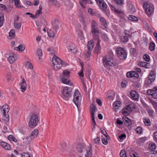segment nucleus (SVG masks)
Masks as SVG:
<instances>
[{"instance_id":"obj_1","label":"nucleus","mask_w":157,"mask_h":157,"mask_svg":"<svg viewBox=\"0 0 157 157\" xmlns=\"http://www.w3.org/2000/svg\"><path fill=\"white\" fill-rule=\"evenodd\" d=\"M52 63L53 65V69L56 70L60 69L62 66L66 65V63L63 61L56 56H54L52 58Z\"/></svg>"},{"instance_id":"obj_2","label":"nucleus","mask_w":157,"mask_h":157,"mask_svg":"<svg viewBox=\"0 0 157 157\" xmlns=\"http://www.w3.org/2000/svg\"><path fill=\"white\" fill-rule=\"evenodd\" d=\"M91 31L94 38H98L99 37V30L98 25L96 21L93 20L91 22Z\"/></svg>"},{"instance_id":"obj_3","label":"nucleus","mask_w":157,"mask_h":157,"mask_svg":"<svg viewBox=\"0 0 157 157\" xmlns=\"http://www.w3.org/2000/svg\"><path fill=\"white\" fill-rule=\"evenodd\" d=\"M72 90L67 86L64 87L62 91V97L64 100H68L69 98L71 97Z\"/></svg>"},{"instance_id":"obj_4","label":"nucleus","mask_w":157,"mask_h":157,"mask_svg":"<svg viewBox=\"0 0 157 157\" xmlns=\"http://www.w3.org/2000/svg\"><path fill=\"white\" fill-rule=\"evenodd\" d=\"M81 94L77 90H75L74 93L73 101L78 109L80 106L81 101Z\"/></svg>"},{"instance_id":"obj_5","label":"nucleus","mask_w":157,"mask_h":157,"mask_svg":"<svg viewBox=\"0 0 157 157\" xmlns=\"http://www.w3.org/2000/svg\"><path fill=\"white\" fill-rule=\"evenodd\" d=\"M39 121L37 115L36 114H32L29 123V127L32 128L36 127Z\"/></svg>"},{"instance_id":"obj_6","label":"nucleus","mask_w":157,"mask_h":157,"mask_svg":"<svg viewBox=\"0 0 157 157\" xmlns=\"http://www.w3.org/2000/svg\"><path fill=\"white\" fill-rule=\"evenodd\" d=\"M102 60L103 63L105 67H107L108 66H114L116 64V62L112 57L107 56L103 58Z\"/></svg>"},{"instance_id":"obj_7","label":"nucleus","mask_w":157,"mask_h":157,"mask_svg":"<svg viewBox=\"0 0 157 157\" xmlns=\"http://www.w3.org/2000/svg\"><path fill=\"white\" fill-rule=\"evenodd\" d=\"M117 53L118 58L121 60H125L127 56V53L124 49L121 47L117 49Z\"/></svg>"},{"instance_id":"obj_8","label":"nucleus","mask_w":157,"mask_h":157,"mask_svg":"<svg viewBox=\"0 0 157 157\" xmlns=\"http://www.w3.org/2000/svg\"><path fill=\"white\" fill-rule=\"evenodd\" d=\"M143 6L148 15H149L153 13L154 7L151 3L146 2L145 4L144 3Z\"/></svg>"},{"instance_id":"obj_9","label":"nucleus","mask_w":157,"mask_h":157,"mask_svg":"<svg viewBox=\"0 0 157 157\" xmlns=\"http://www.w3.org/2000/svg\"><path fill=\"white\" fill-rule=\"evenodd\" d=\"M155 75L156 74L154 71H151L148 75L147 78V81L145 82V83L147 85L151 84L155 80Z\"/></svg>"},{"instance_id":"obj_10","label":"nucleus","mask_w":157,"mask_h":157,"mask_svg":"<svg viewBox=\"0 0 157 157\" xmlns=\"http://www.w3.org/2000/svg\"><path fill=\"white\" fill-rule=\"evenodd\" d=\"M100 8L102 11L106 10L107 9V5L104 0L101 1L100 0H96Z\"/></svg>"},{"instance_id":"obj_11","label":"nucleus","mask_w":157,"mask_h":157,"mask_svg":"<svg viewBox=\"0 0 157 157\" xmlns=\"http://www.w3.org/2000/svg\"><path fill=\"white\" fill-rule=\"evenodd\" d=\"M79 3L82 7L84 9L86 8V6L84 3L85 4H93V2L90 0H81L79 1Z\"/></svg>"},{"instance_id":"obj_12","label":"nucleus","mask_w":157,"mask_h":157,"mask_svg":"<svg viewBox=\"0 0 157 157\" xmlns=\"http://www.w3.org/2000/svg\"><path fill=\"white\" fill-rule=\"evenodd\" d=\"M131 98L133 100H136L139 98V94L135 90L131 91L130 92Z\"/></svg>"},{"instance_id":"obj_13","label":"nucleus","mask_w":157,"mask_h":157,"mask_svg":"<svg viewBox=\"0 0 157 157\" xmlns=\"http://www.w3.org/2000/svg\"><path fill=\"white\" fill-rule=\"evenodd\" d=\"M100 22L101 24V27L103 29L107 28V24L105 20L103 17H101L100 18Z\"/></svg>"},{"instance_id":"obj_14","label":"nucleus","mask_w":157,"mask_h":157,"mask_svg":"<svg viewBox=\"0 0 157 157\" xmlns=\"http://www.w3.org/2000/svg\"><path fill=\"white\" fill-rule=\"evenodd\" d=\"M95 103L94 102H93L92 104L90 105V110L91 116H94V113L95 111L97 110L96 106L95 105Z\"/></svg>"},{"instance_id":"obj_15","label":"nucleus","mask_w":157,"mask_h":157,"mask_svg":"<svg viewBox=\"0 0 157 157\" xmlns=\"http://www.w3.org/2000/svg\"><path fill=\"white\" fill-rule=\"evenodd\" d=\"M41 13V11H40V10H38L36 11L35 15H33L32 14L29 12H27L26 13V14L30 15V17L34 19L37 18L39 16L40 14Z\"/></svg>"},{"instance_id":"obj_16","label":"nucleus","mask_w":157,"mask_h":157,"mask_svg":"<svg viewBox=\"0 0 157 157\" xmlns=\"http://www.w3.org/2000/svg\"><path fill=\"white\" fill-rule=\"evenodd\" d=\"M115 95V93L114 91L111 90H109L107 93V98L109 100H112Z\"/></svg>"},{"instance_id":"obj_17","label":"nucleus","mask_w":157,"mask_h":157,"mask_svg":"<svg viewBox=\"0 0 157 157\" xmlns=\"http://www.w3.org/2000/svg\"><path fill=\"white\" fill-rule=\"evenodd\" d=\"M52 26L54 29L56 30L59 28V21L57 19H55L54 21H52Z\"/></svg>"},{"instance_id":"obj_18","label":"nucleus","mask_w":157,"mask_h":157,"mask_svg":"<svg viewBox=\"0 0 157 157\" xmlns=\"http://www.w3.org/2000/svg\"><path fill=\"white\" fill-rule=\"evenodd\" d=\"M27 84L24 78H22V82L21 84L20 89L22 92H24L26 89Z\"/></svg>"},{"instance_id":"obj_19","label":"nucleus","mask_w":157,"mask_h":157,"mask_svg":"<svg viewBox=\"0 0 157 157\" xmlns=\"http://www.w3.org/2000/svg\"><path fill=\"white\" fill-rule=\"evenodd\" d=\"M121 105V102L120 101H116L113 103V106L115 111L116 112L117 111V109L120 107Z\"/></svg>"},{"instance_id":"obj_20","label":"nucleus","mask_w":157,"mask_h":157,"mask_svg":"<svg viewBox=\"0 0 157 157\" xmlns=\"http://www.w3.org/2000/svg\"><path fill=\"white\" fill-rule=\"evenodd\" d=\"M85 147V145L84 143H80L78 144L77 147V151L79 153H82V149H84Z\"/></svg>"},{"instance_id":"obj_21","label":"nucleus","mask_w":157,"mask_h":157,"mask_svg":"<svg viewBox=\"0 0 157 157\" xmlns=\"http://www.w3.org/2000/svg\"><path fill=\"white\" fill-rule=\"evenodd\" d=\"M0 145L6 150H9L10 149L11 147L10 145L6 142L1 141L0 142Z\"/></svg>"},{"instance_id":"obj_22","label":"nucleus","mask_w":157,"mask_h":157,"mask_svg":"<svg viewBox=\"0 0 157 157\" xmlns=\"http://www.w3.org/2000/svg\"><path fill=\"white\" fill-rule=\"evenodd\" d=\"M92 146L90 145L86 149V154L85 155V157H92Z\"/></svg>"},{"instance_id":"obj_23","label":"nucleus","mask_w":157,"mask_h":157,"mask_svg":"<svg viewBox=\"0 0 157 157\" xmlns=\"http://www.w3.org/2000/svg\"><path fill=\"white\" fill-rule=\"evenodd\" d=\"M132 110V109L131 107V105H128L125 107L122 110V113L124 114H128V111H131Z\"/></svg>"},{"instance_id":"obj_24","label":"nucleus","mask_w":157,"mask_h":157,"mask_svg":"<svg viewBox=\"0 0 157 157\" xmlns=\"http://www.w3.org/2000/svg\"><path fill=\"white\" fill-rule=\"evenodd\" d=\"M70 51L73 53H75L77 51V49L75 44H72L69 46Z\"/></svg>"},{"instance_id":"obj_25","label":"nucleus","mask_w":157,"mask_h":157,"mask_svg":"<svg viewBox=\"0 0 157 157\" xmlns=\"http://www.w3.org/2000/svg\"><path fill=\"white\" fill-rule=\"evenodd\" d=\"M17 57L15 55L10 56L8 57V60L10 63H12L17 59Z\"/></svg>"},{"instance_id":"obj_26","label":"nucleus","mask_w":157,"mask_h":157,"mask_svg":"<svg viewBox=\"0 0 157 157\" xmlns=\"http://www.w3.org/2000/svg\"><path fill=\"white\" fill-rule=\"evenodd\" d=\"M98 38H94L97 41V45L95 48V50L97 52H99L101 49V47L100 45V40Z\"/></svg>"},{"instance_id":"obj_27","label":"nucleus","mask_w":157,"mask_h":157,"mask_svg":"<svg viewBox=\"0 0 157 157\" xmlns=\"http://www.w3.org/2000/svg\"><path fill=\"white\" fill-rule=\"evenodd\" d=\"M128 37L127 35L122 36L120 37V39L122 42L126 43L128 41Z\"/></svg>"},{"instance_id":"obj_28","label":"nucleus","mask_w":157,"mask_h":157,"mask_svg":"<svg viewBox=\"0 0 157 157\" xmlns=\"http://www.w3.org/2000/svg\"><path fill=\"white\" fill-rule=\"evenodd\" d=\"M38 133L39 131L38 129H35L33 131L31 135L34 138H35L37 136Z\"/></svg>"},{"instance_id":"obj_29","label":"nucleus","mask_w":157,"mask_h":157,"mask_svg":"<svg viewBox=\"0 0 157 157\" xmlns=\"http://www.w3.org/2000/svg\"><path fill=\"white\" fill-rule=\"evenodd\" d=\"M94 44L91 41L88 42L87 44L88 49L90 50H92L94 47Z\"/></svg>"},{"instance_id":"obj_30","label":"nucleus","mask_w":157,"mask_h":157,"mask_svg":"<svg viewBox=\"0 0 157 157\" xmlns=\"http://www.w3.org/2000/svg\"><path fill=\"white\" fill-rule=\"evenodd\" d=\"M128 10H129V11L132 13L136 11L135 8L133 7V6L132 4L131 3L128 4Z\"/></svg>"},{"instance_id":"obj_31","label":"nucleus","mask_w":157,"mask_h":157,"mask_svg":"<svg viewBox=\"0 0 157 157\" xmlns=\"http://www.w3.org/2000/svg\"><path fill=\"white\" fill-rule=\"evenodd\" d=\"M128 18V20L132 21H137L138 20L137 17L132 15H129Z\"/></svg>"},{"instance_id":"obj_32","label":"nucleus","mask_w":157,"mask_h":157,"mask_svg":"<svg viewBox=\"0 0 157 157\" xmlns=\"http://www.w3.org/2000/svg\"><path fill=\"white\" fill-rule=\"evenodd\" d=\"M2 108L3 109L2 111L3 112V114H5L6 113V109L7 110L6 111H7V113L9 111V106L8 105H3L2 106Z\"/></svg>"},{"instance_id":"obj_33","label":"nucleus","mask_w":157,"mask_h":157,"mask_svg":"<svg viewBox=\"0 0 157 157\" xmlns=\"http://www.w3.org/2000/svg\"><path fill=\"white\" fill-rule=\"evenodd\" d=\"M124 119L125 120V121L127 123L126 124L127 126H129L132 125V122L131 119L126 117H125Z\"/></svg>"},{"instance_id":"obj_34","label":"nucleus","mask_w":157,"mask_h":157,"mask_svg":"<svg viewBox=\"0 0 157 157\" xmlns=\"http://www.w3.org/2000/svg\"><path fill=\"white\" fill-rule=\"evenodd\" d=\"M156 145L155 144H149V149L151 152H153L154 150L156 149Z\"/></svg>"},{"instance_id":"obj_35","label":"nucleus","mask_w":157,"mask_h":157,"mask_svg":"<svg viewBox=\"0 0 157 157\" xmlns=\"http://www.w3.org/2000/svg\"><path fill=\"white\" fill-rule=\"evenodd\" d=\"M25 48L24 46H23L22 44L20 45L18 47H16L14 48V49L15 50H18L22 52L25 50Z\"/></svg>"},{"instance_id":"obj_36","label":"nucleus","mask_w":157,"mask_h":157,"mask_svg":"<svg viewBox=\"0 0 157 157\" xmlns=\"http://www.w3.org/2000/svg\"><path fill=\"white\" fill-rule=\"evenodd\" d=\"M62 82L64 84H69L70 85H71V83L70 84V80H68L65 77H63L62 79Z\"/></svg>"},{"instance_id":"obj_37","label":"nucleus","mask_w":157,"mask_h":157,"mask_svg":"<svg viewBox=\"0 0 157 157\" xmlns=\"http://www.w3.org/2000/svg\"><path fill=\"white\" fill-rule=\"evenodd\" d=\"M4 17L3 13H0V27H1L3 24Z\"/></svg>"},{"instance_id":"obj_38","label":"nucleus","mask_w":157,"mask_h":157,"mask_svg":"<svg viewBox=\"0 0 157 157\" xmlns=\"http://www.w3.org/2000/svg\"><path fill=\"white\" fill-rule=\"evenodd\" d=\"M9 36L12 38H13L15 36V32L14 29H11L9 33Z\"/></svg>"},{"instance_id":"obj_39","label":"nucleus","mask_w":157,"mask_h":157,"mask_svg":"<svg viewBox=\"0 0 157 157\" xmlns=\"http://www.w3.org/2000/svg\"><path fill=\"white\" fill-rule=\"evenodd\" d=\"M155 44L153 42H151L149 45V48L151 51H153L155 49Z\"/></svg>"},{"instance_id":"obj_40","label":"nucleus","mask_w":157,"mask_h":157,"mask_svg":"<svg viewBox=\"0 0 157 157\" xmlns=\"http://www.w3.org/2000/svg\"><path fill=\"white\" fill-rule=\"evenodd\" d=\"M144 122L145 124L147 126H149L151 125V121L149 119L144 118L143 119Z\"/></svg>"},{"instance_id":"obj_41","label":"nucleus","mask_w":157,"mask_h":157,"mask_svg":"<svg viewBox=\"0 0 157 157\" xmlns=\"http://www.w3.org/2000/svg\"><path fill=\"white\" fill-rule=\"evenodd\" d=\"M7 138L10 141H13L15 142H17V139L12 135H10L8 136Z\"/></svg>"},{"instance_id":"obj_42","label":"nucleus","mask_w":157,"mask_h":157,"mask_svg":"<svg viewBox=\"0 0 157 157\" xmlns=\"http://www.w3.org/2000/svg\"><path fill=\"white\" fill-rule=\"evenodd\" d=\"M3 116L2 119L5 121L8 122L9 121V117L8 114H3Z\"/></svg>"},{"instance_id":"obj_43","label":"nucleus","mask_w":157,"mask_h":157,"mask_svg":"<svg viewBox=\"0 0 157 157\" xmlns=\"http://www.w3.org/2000/svg\"><path fill=\"white\" fill-rule=\"evenodd\" d=\"M120 155L121 157H127L126 154V152L124 150H122L121 151Z\"/></svg>"},{"instance_id":"obj_44","label":"nucleus","mask_w":157,"mask_h":157,"mask_svg":"<svg viewBox=\"0 0 157 157\" xmlns=\"http://www.w3.org/2000/svg\"><path fill=\"white\" fill-rule=\"evenodd\" d=\"M14 25L15 28L17 29H20L21 25V23L16 22V21H14Z\"/></svg>"},{"instance_id":"obj_45","label":"nucleus","mask_w":157,"mask_h":157,"mask_svg":"<svg viewBox=\"0 0 157 157\" xmlns=\"http://www.w3.org/2000/svg\"><path fill=\"white\" fill-rule=\"evenodd\" d=\"M135 131L137 133L140 134L143 131V129L141 127L139 126L136 128Z\"/></svg>"},{"instance_id":"obj_46","label":"nucleus","mask_w":157,"mask_h":157,"mask_svg":"<svg viewBox=\"0 0 157 157\" xmlns=\"http://www.w3.org/2000/svg\"><path fill=\"white\" fill-rule=\"evenodd\" d=\"M48 36L50 37H54L55 36V34L54 32L51 30H50L48 32Z\"/></svg>"},{"instance_id":"obj_47","label":"nucleus","mask_w":157,"mask_h":157,"mask_svg":"<svg viewBox=\"0 0 157 157\" xmlns=\"http://www.w3.org/2000/svg\"><path fill=\"white\" fill-rule=\"evenodd\" d=\"M21 155V157H33L32 155H30L28 153H23Z\"/></svg>"},{"instance_id":"obj_48","label":"nucleus","mask_w":157,"mask_h":157,"mask_svg":"<svg viewBox=\"0 0 157 157\" xmlns=\"http://www.w3.org/2000/svg\"><path fill=\"white\" fill-rule=\"evenodd\" d=\"M155 91L154 90L149 89L147 91V94L149 95H152L155 93Z\"/></svg>"},{"instance_id":"obj_49","label":"nucleus","mask_w":157,"mask_h":157,"mask_svg":"<svg viewBox=\"0 0 157 157\" xmlns=\"http://www.w3.org/2000/svg\"><path fill=\"white\" fill-rule=\"evenodd\" d=\"M150 102L155 109H157V102L155 101L151 100Z\"/></svg>"},{"instance_id":"obj_50","label":"nucleus","mask_w":157,"mask_h":157,"mask_svg":"<svg viewBox=\"0 0 157 157\" xmlns=\"http://www.w3.org/2000/svg\"><path fill=\"white\" fill-rule=\"evenodd\" d=\"M143 58L144 60L147 61L148 62L150 60V57L149 55L147 54H145L143 56Z\"/></svg>"},{"instance_id":"obj_51","label":"nucleus","mask_w":157,"mask_h":157,"mask_svg":"<svg viewBox=\"0 0 157 157\" xmlns=\"http://www.w3.org/2000/svg\"><path fill=\"white\" fill-rule=\"evenodd\" d=\"M26 65L29 68L32 69L33 68V66L32 64L28 61L26 62Z\"/></svg>"},{"instance_id":"obj_52","label":"nucleus","mask_w":157,"mask_h":157,"mask_svg":"<svg viewBox=\"0 0 157 157\" xmlns=\"http://www.w3.org/2000/svg\"><path fill=\"white\" fill-rule=\"evenodd\" d=\"M7 10V8L5 5L0 4V10L6 11Z\"/></svg>"},{"instance_id":"obj_53","label":"nucleus","mask_w":157,"mask_h":157,"mask_svg":"<svg viewBox=\"0 0 157 157\" xmlns=\"http://www.w3.org/2000/svg\"><path fill=\"white\" fill-rule=\"evenodd\" d=\"M19 0H14V2L15 6L17 8H20L21 6L19 3Z\"/></svg>"},{"instance_id":"obj_54","label":"nucleus","mask_w":157,"mask_h":157,"mask_svg":"<svg viewBox=\"0 0 157 157\" xmlns=\"http://www.w3.org/2000/svg\"><path fill=\"white\" fill-rule=\"evenodd\" d=\"M49 3L52 5H55V6H56L58 4L56 0H50L49 1Z\"/></svg>"},{"instance_id":"obj_55","label":"nucleus","mask_w":157,"mask_h":157,"mask_svg":"<svg viewBox=\"0 0 157 157\" xmlns=\"http://www.w3.org/2000/svg\"><path fill=\"white\" fill-rule=\"evenodd\" d=\"M145 64H147V62H140L138 63V65L140 67H144Z\"/></svg>"},{"instance_id":"obj_56","label":"nucleus","mask_w":157,"mask_h":157,"mask_svg":"<svg viewBox=\"0 0 157 157\" xmlns=\"http://www.w3.org/2000/svg\"><path fill=\"white\" fill-rule=\"evenodd\" d=\"M133 71L132 72H128L126 74V76L128 78H131L133 77Z\"/></svg>"},{"instance_id":"obj_57","label":"nucleus","mask_w":157,"mask_h":157,"mask_svg":"<svg viewBox=\"0 0 157 157\" xmlns=\"http://www.w3.org/2000/svg\"><path fill=\"white\" fill-rule=\"evenodd\" d=\"M37 55L39 56H41L42 55V50L40 49H38L37 50Z\"/></svg>"},{"instance_id":"obj_58","label":"nucleus","mask_w":157,"mask_h":157,"mask_svg":"<svg viewBox=\"0 0 157 157\" xmlns=\"http://www.w3.org/2000/svg\"><path fill=\"white\" fill-rule=\"evenodd\" d=\"M102 38L106 41H108L109 40V38L107 34H104L102 35Z\"/></svg>"},{"instance_id":"obj_59","label":"nucleus","mask_w":157,"mask_h":157,"mask_svg":"<svg viewBox=\"0 0 157 157\" xmlns=\"http://www.w3.org/2000/svg\"><path fill=\"white\" fill-rule=\"evenodd\" d=\"M34 138L33 136H32L30 134V135L29 136H27L26 137V139L29 142H30L32 141V140L34 139Z\"/></svg>"},{"instance_id":"obj_60","label":"nucleus","mask_w":157,"mask_h":157,"mask_svg":"<svg viewBox=\"0 0 157 157\" xmlns=\"http://www.w3.org/2000/svg\"><path fill=\"white\" fill-rule=\"evenodd\" d=\"M118 17H120L121 19H125V15L123 12L120 14H118Z\"/></svg>"},{"instance_id":"obj_61","label":"nucleus","mask_w":157,"mask_h":157,"mask_svg":"<svg viewBox=\"0 0 157 157\" xmlns=\"http://www.w3.org/2000/svg\"><path fill=\"white\" fill-rule=\"evenodd\" d=\"M147 112L149 114L150 116L152 117L153 116V114L154 113L153 110H148Z\"/></svg>"},{"instance_id":"obj_62","label":"nucleus","mask_w":157,"mask_h":157,"mask_svg":"<svg viewBox=\"0 0 157 157\" xmlns=\"http://www.w3.org/2000/svg\"><path fill=\"white\" fill-rule=\"evenodd\" d=\"M126 137V135L125 134H122L121 135H120L119 136V138L121 140H123L124 139H125Z\"/></svg>"},{"instance_id":"obj_63","label":"nucleus","mask_w":157,"mask_h":157,"mask_svg":"<svg viewBox=\"0 0 157 157\" xmlns=\"http://www.w3.org/2000/svg\"><path fill=\"white\" fill-rule=\"evenodd\" d=\"M95 143L97 144H99L100 141V138L99 137H97L94 140Z\"/></svg>"},{"instance_id":"obj_64","label":"nucleus","mask_w":157,"mask_h":157,"mask_svg":"<svg viewBox=\"0 0 157 157\" xmlns=\"http://www.w3.org/2000/svg\"><path fill=\"white\" fill-rule=\"evenodd\" d=\"M154 139L155 141L157 142V131L153 133Z\"/></svg>"}]
</instances>
